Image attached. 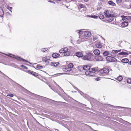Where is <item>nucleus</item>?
<instances>
[{
  "label": "nucleus",
  "mask_w": 131,
  "mask_h": 131,
  "mask_svg": "<svg viewBox=\"0 0 131 131\" xmlns=\"http://www.w3.org/2000/svg\"><path fill=\"white\" fill-rule=\"evenodd\" d=\"M49 2H51V3H54V2H53L52 1H48Z\"/></svg>",
  "instance_id": "nucleus-49"
},
{
  "label": "nucleus",
  "mask_w": 131,
  "mask_h": 131,
  "mask_svg": "<svg viewBox=\"0 0 131 131\" xmlns=\"http://www.w3.org/2000/svg\"><path fill=\"white\" fill-rule=\"evenodd\" d=\"M21 67L22 68H24V69H27V67L23 65H21Z\"/></svg>",
  "instance_id": "nucleus-41"
},
{
  "label": "nucleus",
  "mask_w": 131,
  "mask_h": 131,
  "mask_svg": "<svg viewBox=\"0 0 131 131\" xmlns=\"http://www.w3.org/2000/svg\"><path fill=\"white\" fill-rule=\"evenodd\" d=\"M94 53L96 55L98 56L100 54V52L98 49H95L93 51Z\"/></svg>",
  "instance_id": "nucleus-12"
},
{
  "label": "nucleus",
  "mask_w": 131,
  "mask_h": 131,
  "mask_svg": "<svg viewBox=\"0 0 131 131\" xmlns=\"http://www.w3.org/2000/svg\"><path fill=\"white\" fill-rule=\"evenodd\" d=\"M66 73H59L57 74V75H61L63 74H65Z\"/></svg>",
  "instance_id": "nucleus-43"
},
{
  "label": "nucleus",
  "mask_w": 131,
  "mask_h": 131,
  "mask_svg": "<svg viewBox=\"0 0 131 131\" xmlns=\"http://www.w3.org/2000/svg\"><path fill=\"white\" fill-rule=\"evenodd\" d=\"M83 69L86 70L85 72V74L88 76L94 77L95 75L94 68H91L89 66L84 65L83 66Z\"/></svg>",
  "instance_id": "nucleus-1"
},
{
  "label": "nucleus",
  "mask_w": 131,
  "mask_h": 131,
  "mask_svg": "<svg viewBox=\"0 0 131 131\" xmlns=\"http://www.w3.org/2000/svg\"><path fill=\"white\" fill-rule=\"evenodd\" d=\"M72 69H69L68 68L67 69H64L63 70V71L65 72L70 71Z\"/></svg>",
  "instance_id": "nucleus-30"
},
{
  "label": "nucleus",
  "mask_w": 131,
  "mask_h": 131,
  "mask_svg": "<svg viewBox=\"0 0 131 131\" xmlns=\"http://www.w3.org/2000/svg\"><path fill=\"white\" fill-rule=\"evenodd\" d=\"M7 96L11 97H12L14 95L12 94H8L7 95Z\"/></svg>",
  "instance_id": "nucleus-37"
},
{
  "label": "nucleus",
  "mask_w": 131,
  "mask_h": 131,
  "mask_svg": "<svg viewBox=\"0 0 131 131\" xmlns=\"http://www.w3.org/2000/svg\"><path fill=\"white\" fill-rule=\"evenodd\" d=\"M106 59L107 61L110 62H115L117 61L116 59L112 56H107L106 58Z\"/></svg>",
  "instance_id": "nucleus-7"
},
{
  "label": "nucleus",
  "mask_w": 131,
  "mask_h": 131,
  "mask_svg": "<svg viewBox=\"0 0 131 131\" xmlns=\"http://www.w3.org/2000/svg\"><path fill=\"white\" fill-rule=\"evenodd\" d=\"M129 64L130 65H131V61L129 62Z\"/></svg>",
  "instance_id": "nucleus-55"
},
{
  "label": "nucleus",
  "mask_w": 131,
  "mask_h": 131,
  "mask_svg": "<svg viewBox=\"0 0 131 131\" xmlns=\"http://www.w3.org/2000/svg\"><path fill=\"white\" fill-rule=\"evenodd\" d=\"M93 56V55L92 53H88L83 57V59L84 60H89L92 58Z\"/></svg>",
  "instance_id": "nucleus-5"
},
{
  "label": "nucleus",
  "mask_w": 131,
  "mask_h": 131,
  "mask_svg": "<svg viewBox=\"0 0 131 131\" xmlns=\"http://www.w3.org/2000/svg\"><path fill=\"white\" fill-rule=\"evenodd\" d=\"M4 55H6V56H9V57H11V56H9V55L7 54H4Z\"/></svg>",
  "instance_id": "nucleus-48"
},
{
  "label": "nucleus",
  "mask_w": 131,
  "mask_h": 131,
  "mask_svg": "<svg viewBox=\"0 0 131 131\" xmlns=\"http://www.w3.org/2000/svg\"><path fill=\"white\" fill-rule=\"evenodd\" d=\"M76 55L78 57H82L83 54L82 53L80 52H78L76 53Z\"/></svg>",
  "instance_id": "nucleus-16"
},
{
  "label": "nucleus",
  "mask_w": 131,
  "mask_h": 131,
  "mask_svg": "<svg viewBox=\"0 0 131 131\" xmlns=\"http://www.w3.org/2000/svg\"><path fill=\"white\" fill-rule=\"evenodd\" d=\"M7 8L9 9L11 12H12V7L8 6L7 7Z\"/></svg>",
  "instance_id": "nucleus-40"
},
{
  "label": "nucleus",
  "mask_w": 131,
  "mask_h": 131,
  "mask_svg": "<svg viewBox=\"0 0 131 131\" xmlns=\"http://www.w3.org/2000/svg\"><path fill=\"white\" fill-rule=\"evenodd\" d=\"M84 0V2H88L89 0Z\"/></svg>",
  "instance_id": "nucleus-51"
},
{
  "label": "nucleus",
  "mask_w": 131,
  "mask_h": 131,
  "mask_svg": "<svg viewBox=\"0 0 131 131\" xmlns=\"http://www.w3.org/2000/svg\"><path fill=\"white\" fill-rule=\"evenodd\" d=\"M122 19L123 22H128V18H126V16H123L122 17Z\"/></svg>",
  "instance_id": "nucleus-15"
},
{
  "label": "nucleus",
  "mask_w": 131,
  "mask_h": 131,
  "mask_svg": "<svg viewBox=\"0 0 131 131\" xmlns=\"http://www.w3.org/2000/svg\"><path fill=\"white\" fill-rule=\"evenodd\" d=\"M4 15V12L3 10L0 7V16L1 17H2Z\"/></svg>",
  "instance_id": "nucleus-18"
},
{
  "label": "nucleus",
  "mask_w": 131,
  "mask_h": 131,
  "mask_svg": "<svg viewBox=\"0 0 131 131\" xmlns=\"http://www.w3.org/2000/svg\"><path fill=\"white\" fill-rule=\"evenodd\" d=\"M54 83H55L56 84H56V83L55 82H54Z\"/></svg>",
  "instance_id": "nucleus-56"
},
{
  "label": "nucleus",
  "mask_w": 131,
  "mask_h": 131,
  "mask_svg": "<svg viewBox=\"0 0 131 131\" xmlns=\"http://www.w3.org/2000/svg\"><path fill=\"white\" fill-rule=\"evenodd\" d=\"M73 67V64L70 63L68 64V68L69 69H71Z\"/></svg>",
  "instance_id": "nucleus-22"
},
{
  "label": "nucleus",
  "mask_w": 131,
  "mask_h": 131,
  "mask_svg": "<svg viewBox=\"0 0 131 131\" xmlns=\"http://www.w3.org/2000/svg\"><path fill=\"white\" fill-rule=\"evenodd\" d=\"M68 48L67 47L61 49L59 51L60 53H64V55L65 56H68L70 54V52L68 51Z\"/></svg>",
  "instance_id": "nucleus-4"
},
{
  "label": "nucleus",
  "mask_w": 131,
  "mask_h": 131,
  "mask_svg": "<svg viewBox=\"0 0 131 131\" xmlns=\"http://www.w3.org/2000/svg\"><path fill=\"white\" fill-rule=\"evenodd\" d=\"M6 14L7 15H11V14L9 13V12H7L6 13Z\"/></svg>",
  "instance_id": "nucleus-47"
},
{
  "label": "nucleus",
  "mask_w": 131,
  "mask_h": 131,
  "mask_svg": "<svg viewBox=\"0 0 131 131\" xmlns=\"http://www.w3.org/2000/svg\"><path fill=\"white\" fill-rule=\"evenodd\" d=\"M122 77L121 76H118L117 78V80L119 81H121L122 80Z\"/></svg>",
  "instance_id": "nucleus-27"
},
{
  "label": "nucleus",
  "mask_w": 131,
  "mask_h": 131,
  "mask_svg": "<svg viewBox=\"0 0 131 131\" xmlns=\"http://www.w3.org/2000/svg\"><path fill=\"white\" fill-rule=\"evenodd\" d=\"M91 34L89 31H84V33L82 35H79L78 39L77 40L78 43L86 41L88 39V38L89 37L91 36Z\"/></svg>",
  "instance_id": "nucleus-2"
},
{
  "label": "nucleus",
  "mask_w": 131,
  "mask_h": 131,
  "mask_svg": "<svg viewBox=\"0 0 131 131\" xmlns=\"http://www.w3.org/2000/svg\"><path fill=\"white\" fill-rule=\"evenodd\" d=\"M122 62L124 63H127L129 61L127 59H124L122 60Z\"/></svg>",
  "instance_id": "nucleus-24"
},
{
  "label": "nucleus",
  "mask_w": 131,
  "mask_h": 131,
  "mask_svg": "<svg viewBox=\"0 0 131 131\" xmlns=\"http://www.w3.org/2000/svg\"><path fill=\"white\" fill-rule=\"evenodd\" d=\"M31 93V95L33 96H34L36 97H38V96L41 97V96H39L35 94H33L32 93Z\"/></svg>",
  "instance_id": "nucleus-34"
},
{
  "label": "nucleus",
  "mask_w": 131,
  "mask_h": 131,
  "mask_svg": "<svg viewBox=\"0 0 131 131\" xmlns=\"http://www.w3.org/2000/svg\"><path fill=\"white\" fill-rule=\"evenodd\" d=\"M48 50L47 48H42L41 49V51L43 52H45L47 51Z\"/></svg>",
  "instance_id": "nucleus-32"
},
{
  "label": "nucleus",
  "mask_w": 131,
  "mask_h": 131,
  "mask_svg": "<svg viewBox=\"0 0 131 131\" xmlns=\"http://www.w3.org/2000/svg\"><path fill=\"white\" fill-rule=\"evenodd\" d=\"M72 86H73V87L75 89L77 90V91H79V93L82 95V94H83V93L82 92H81V91H79V90H78V89L77 88V87H76L75 86H74L73 85H72Z\"/></svg>",
  "instance_id": "nucleus-26"
},
{
  "label": "nucleus",
  "mask_w": 131,
  "mask_h": 131,
  "mask_svg": "<svg viewBox=\"0 0 131 131\" xmlns=\"http://www.w3.org/2000/svg\"><path fill=\"white\" fill-rule=\"evenodd\" d=\"M52 130L53 131L55 130V131H59L58 129H52Z\"/></svg>",
  "instance_id": "nucleus-46"
},
{
  "label": "nucleus",
  "mask_w": 131,
  "mask_h": 131,
  "mask_svg": "<svg viewBox=\"0 0 131 131\" xmlns=\"http://www.w3.org/2000/svg\"><path fill=\"white\" fill-rule=\"evenodd\" d=\"M121 50L120 49L119 50H112L110 52V54L113 57H115L117 55L118 53L121 51Z\"/></svg>",
  "instance_id": "nucleus-8"
},
{
  "label": "nucleus",
  "mask_w": 131,
  "mask_h": 131,
  "mask_svg": "<svg viewBox=\"0 0 131 131\" xmlns=\"http://www.w3.org/2000/svg\"><path fill=\"white\" fill-rule=\"evenodd\" d=\"M116 1L117 4H119L122 2V0H116Z\"/></svg>",
  "instance_id": "nucleus-39"
},
{
  "label": "nucleus",
  "mask_w": 131,
  "mask_h": 131,
  "mask_svg": "<svg viewBox=\"0 0 131 131\" xmlns=\"http://www.w3.org/2000/svg\"><path fill=\"white\" fill-rule=\"evenodd\" d=\"M28 73L34 75V76H36V74H37V73L30 70H28Z\"/></svg>",
  "instance_id": "nucleus-17"
},
{
  "label": "nucleus",
  "mask_w": 131,
  "mask_h": 131,
  "mask_svg": "<svg viewBox=\"0 0 131 131\" xmlns=\"http://www.w3.org/2000/svg\"><path fill=\"white\" fill-rule=\"evenodd\" d=\"M48 84L49 85V87L52 90H53V91H54V92H55V91H56V92L58 93V94H59V92H58V91L56 90H54V89H52L51 87V86H50V85H48Z\"/></svg>",
  "instance_id": "nucleus-36"
},
{
  "label": "nucleus",
  "mask_w": 131,
  "mask_h": 131,
  "mask_svg": "<svg viewBox=\"0 0 131 131\" xmlns=\"http://www.w3.org/2000/svg\"><path fill=\"white\" fill-rule=\"evenodd\" d=\"M78 31H79V33L80 34H81V31H80V30H78Z\"/></svg>",
  "instance_id": "nucleus-52"
},
{
  "label": "nucleus",
  "mask_w": 131,
  "mask_h": 131,
  "mask_svg": "<svg viewBox=\"0 0 131 131\" xmlns=\"http://www.w3.org/2000/svg\"><path fill=\"white\" fill-rule=\"evenodd\" d=\"M43 67L42 66L40 65H37V68L38 69H41L43 68Z\"/></svg>",
  "instance_id": "nucleus-38"
},
{
  "label": "nucleus",
  "mask_w": 131,
  "mask_h": 131,
  "mask_svg": "<svg viewBox=\"0 0 131 131\" xmlns=\"http://www.w3.org/2000/svg\"><path fill=\"white\" fill-rule=\"evenodd\" d=\"M85 5L82 4H80L79 5V8H84L85 7Z\"/></svg>",
  "instance_id": "nucleus-28"
},
{
  "label": "nucleus",
  "mask_w": 131,
  "mask_h": 131,
  "mask_svg": "<svg viewBox=\"0 0 131 131\" xmlns=\"http://www.w3.org/2000/svg\"><path fill=\"white\" fill-rule=\"evenodd\" d=\"M127 124H126V125H128V126H129V125H131V124L128 122H127Z\"/></svg>",
  "instance_id": "nucleus-45"
},
{
  "label": "nucleus",
  "mask_w": 131,
  "mask_h": 131,
  "mask_svg": "<svg viewBox=\"0 0 131 131\" xmlns=\"http://www.w3.org/2000/svg\"><path fill=\"white\" fill-rule=\"evenodd\" d=\"M97 38H98V37L97 36H93V40L94 41H95V40H97Z\"/></svg>",
  "instance_id": "nucleus-31"
},
{
  "label": "nucleus",
  "mask_w": 131,
  "mask_h": 131,
  "mask_svg": "<svg viewBox=\"0 0 131 131\" xmlns=\"http://www.w3.org/2000/svg\"><path fill=\"white\" fill-rule=\"evenodd\" d=\"M129 6H130V8H131V3L130 4Z\"/></svg>",
  "instance_id": "nucleus-54"
},
{
  "label": "nucleus",
  "mask_w": 131,
  "mask_h": 131,
  "mask_svg": "<svg viewBox=\"0 0 131 131\" xmlns=\"http://www.w3.org/2000/svg\"><path fill=\"white\" fill-rule=\"evenodd\" d=\"M128 21L129 20H130L131 21V16H128L127 17Z\"/></svg>",
  "instance_id": "nucleus-42"
},
{
  "label": "nucleus",
  "mask_w": 131,
  "mask_h": 131,
  "mask_svg": "<svg viewBox=\"0 0 131 131\" xmlns=\"http://www.w3.org/2000/svg\"><path fill=\"white\" fill-rule=\"evenodd\" d=\"M99 17L101 19H103L104 18V16L102 15H99Z\"/></svg>",
  "instance_id": "nucleus-29"
},
{
  "label": "nucleus",
  "mask_w": 131,
  "mask_h": 131,
  "mask_svg": "<svg viewBox=\"0 0 131 131\" xmlns=\"http://www.w3.org/2000/svg\"><path fill=\"white\" fill-rule=\"evenodd\" d=\"M60 54L58 53H54L52 55V57L54 58H57L59 57Z\"/></svg>",
  "instance_id": "nucleus-14"
},
{
  "label": "nucleus",
  "mask_w": 131,
  "mask_h": 131,
  "mask_svg": "<svg viewBox=\"0 0 131 131\" xmlns=\"http://www.w3.org/2000/svg\"><path fill=\"white\" fill-rule=\"evenodd\" d=\"M90 17L92 18H96L97 17V16L95 15H91L90 16Z\"/></svg>",
  "instance_id": "nucleus-35"
},
{
  "label": "nucleus",
  "mask_w": 131,
  "mask_h": 131,
  "mask_svg": "<svg viewBox=\"0 0 131 131\" xmlns=\"http://www.w3.org/2000/svg\"><path fill=\"white\" fill-rule=\"evenodd\" d=\"M50 57L49 56H47L43 57L42 58V60L43 61L45 62L48 63L49 62V61L50 60Z\"/></svg>",
  "instance_id": "nucleus-10"
},
{
  "label": "nucleus",
  "mask_w": 131,
  "mask_h": 131,
  "mask_svg": "<svg viewBox=\"0 0 131 131\" xmlns=\"http://www.w3.org/2000/svg\"><path fill=\"white\" fill-rule=\"evenodd\" d=\"M108 4L110 5L113 6H115L116 4L113 1H109L108 2Z\"/></svg>",
  "instance_id": "nucleus-20"
},
{
  "label": "nucleus",
  "mask_w": 131,
  "mask_h": 131,
  "mask_svg": "<svg viewBox=\"0 0 131 131\" xmlns=\"http://www.w3.org/2000/svg\"><path fill=\"white\" fill-rule=\"evenodd\" d=\"M96 47L99 48H101L102 47V45L100 42H99L96 44Z\"/></svg>",
  "instance_id": "nucleus-19"
},
{
  "label": "nucleus",
  "mask_w": 131,
  "mask_h": 131,
  "mask_svg": "<svg viewBox=\"0 0 131 131\" xmlns=\"http://www.w3.org/2000/svg\"><path fill=\"white\" fill-rule=\"evenodd\" d=\"M118 54L119 55H127L128 54L127 53L124 52H122L119 53Z\"/></svg>",
  "instance_id": "nucleus-23"
},
{
  "label": "nucleus",
  "mask_w": 131,
  "mask_h": 131,
  "mask_svg": "<svg viewBox=\"0 0 131 131\" xmlns=\"http://www.w3.org/2000/svg\"><path fill=\"white\" fill-rule=\"evenodd\" d=\"M56 1H62V0H55Z\"/></svg>",
  "instance_id": "nucleus-53"
},
{
  "label": "nucleus",
  "mask_w": 131,
  "mask_h": 131,
  "mask_svg": "<svg viewBox=\"0 0 131 131\" xmlns=\"http://www.w3.org/2000/svg\"><path fill=\"white\" fill-rule=\"evenodd\" d=\"M128 22H123L121 23V26L123 27H126L128 26Z\"/></svg>",
  "instance_id": "nucleus-13"
},
{
  "label": "nucleus",
  "mask_w": 131,
  "mask_h": 131,
  "mask_svg": "<svg viewBox=\"0 0 131 131\" xmlns=\"http://www.w3.org/2000/svg\"><path fill=\"white\" fill-rule=\"evenodd\" d=\"M99 71L100 73L102 74V75H105L108 73L109 70L107 68H103L101 69Z\"/></svg>",
  "instance_id": "nucleus-6"
},
{
  "label": "nucleus",
  "mask_w": 131,
  "mask_h": 131,
  "mask_svg": "<svg viewBox=\"0 0 131 131\" xmlns=\"http://www.w3.org/2000/svg\"><path fill=\"white\" fill-rule=\"evenodd\" d=\"M9 54L13 56V57H12L16 59H17L18 60H19L20 61H22L24 62H28L26 60H25V59H24L23 58H20V57H19L17 56H16L14 55H13L10 53Z\"/></svg>",
  "instance_id": "nucleus-9"
},
{
  "label": "nucleus",
  "mask_w": 131,
  "mask_h": 131,
  "mask_svg": "<svg viewBox=\"0 0 131 131\" xmlns=\"http://www.w3.org/2000/svg\"><path fill=\"white\" fill-rule=\"evenodd\" d=\"M109 53L107 51H105L103 53V54L104 56H106L108 55Z\"/></svg>",
  "instance_id": "nucleus-25"
},
{
  "label": "nucleus",
  "mask_w": 131,
  "mask_h": 131,
  "mask_svg": "<svg viewBox=\"0 0 131 131\" xmlns=\"http://www.w3.org/2000/svg\"><path fill=\"white\" fill-rule=\"evenodd\" d=\"M127 82L128 83L131 84V79L129 78L127 79Z\"/></svg>",
  "instance_id": "nucleus-33"
},
{
  "label": "nucleus",
  "mask_w": 131,
  "mask_h": 131,
  "mask_svg": "<svg viewBox=\"0 0 131 131\" xmlns=\"http://www.w3.org/2000/svg\"><path fill=\"white\" fill-rule=\"evenodd\" d=\"M0 73L2 74H3V75H5V74H4L3 73H2L1 71H0Z\"/></svg>",
  "instance_id": "nucleus-50"
},
{
  "label": "nucleus",
  "mask_w": 131,
  "mask_h": 131,
  "mask_svg": "<svg viewBox=\"0 0 131 131\" xmlns=\"http://www.w3.org/2000/svg\"><path fill=\"white\" fill-rule=\"evenodd\" d=\"M95 59L96 61H102L103 60V58L101 56H99L95 57Z\"/></svg>",
  "instance_id": "nucleus-11"
},
{
  "label": "nucleus",
  "mask_w": 131,
  "mask_h": 131,
  "mask_svg": "<svg viewBox=\"0 0 131 131\" xmlns=\"http://www.w3.org/2000/svg\"><path fill=\"white\" fill-rule=\"evenodd\" d=\"M58 86L59 88V89L60 90H61V91H63H63V90L62 89H61V88L59 86H58Z\"/></svg>",
  "instance_id": "nucleus-44"
},
{
  "label": "nucleus",
  "mask_w": 131,
  "mask_h": 131,
  "mask_svg": "<svg viewBox=\"0 0 131 131\" xmlns=\"http://www.w3.org/2000/svg\"><path fill=\"white\" fill-rule=\"evenodd\" d=\"M59 64V62H51V66H57Z\"/></svg>",
  "instance_id": "nucleus-21"
},
{
  "label": "nucleus",
  "mask_w": 131,
  "mask_h": 131,
  "mask_svg": "<svg viewBox=\"0 0 131 131\" xmlns=\"http://www.w3.org/2000/svg\"><path fill=\"white\" fill-rule=\"evenodd\" d=\"M104 13L106 17L108 18L106 19L107 21L111 22L113 20V17L111 14V12L109 10H108L105 11Z\"/></svg>",
  "instance_id": "nucleus-3"
}]
</instances>
